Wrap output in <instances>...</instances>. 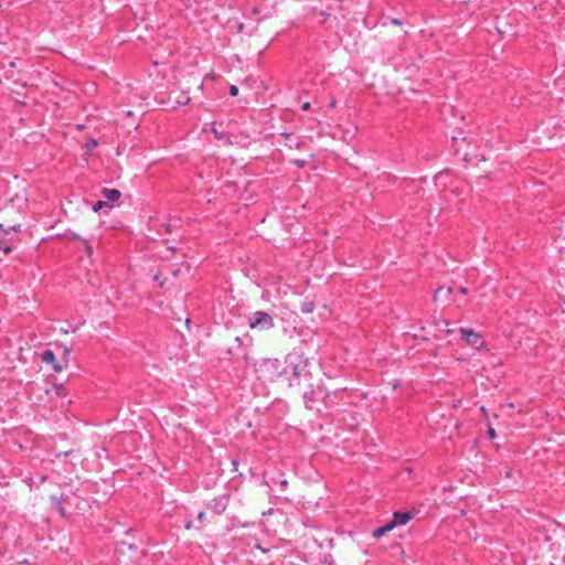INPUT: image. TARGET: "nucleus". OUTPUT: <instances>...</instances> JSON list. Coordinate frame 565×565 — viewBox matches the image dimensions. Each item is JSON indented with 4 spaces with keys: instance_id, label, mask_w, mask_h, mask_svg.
Masks as SVG:
<instances>
[{
    "instance_id": "nucleus-35",
    "label": "nucleus",
    "mask_w": 565,
    "mask_h": 565,
    "mask_svg": "<svg viewBox=\"0 0 565 565\" xmlns=\"http://www.w3.org/2000/svg\"><path fill=\"white\" fill-rule=\"evenodd\" d=\"M451 139L454 142H457L459 140V137L454 136Z\"/></svg>"
},
{
    "instance_id": "nucleus-9",
    "label": "nucleus",
    "mask_w": 565,
    "mask_h": 565,
    "mask_svg": "<svg viewBox=\"0 0 565 565\" xmlns=\"http://www.w3.org/2000/svg\"><path fill=\"white\" fill-rule=\"evenodd\" d=\"M102 194L106 200H108L110 202H115V201L119 200V198L121 196L120 191L117 189L105 188V189H103Z\"/></svg>"
},
{
    "instance_id": "nucleus-30",
    "label": "nucleus",
    "mask_w": 565,
    "mask_h": 565,
    "mask_svg": "<svg viewBox=\"0 0 565 565\" xmlns=\"http://www.w3.org/2000/svg\"><path fill=\"white\" fill-rule=\"evenodd\" d=\"M72 239H78L79 238V235L76 234V233H73L72 236H71Z\"/></svg>"
},
{
    "instance_id": "nucleus-25",
    "label": "nucleus",
    "mask_w": 565,
    "mask_h": 565,
    "mask_svg": "<svg viewBox=\"0 0 565 565\" xmlns=\"http://www.w3.org/2000/svg\"><path fill=\"white\" fill-rule=\"evenodd\" d=\"M198 520H199L200 522H203V521L205 520V513H204V512H200V513L198 514Z\"/></svg>"
},
{
    "instance_id": "nucleus-36",
    "label": "nucleus",
    "mask_w": 565,
    "mask_h": 565,
    "mask_svg": "<svg viewBox=\"0 0 565 565\" xmlns=\"http://www.w3.org/2000/svg\"><path fill=\"white\" fill-rule=\"evenodd\" d=\"M401 556L404 558L406 556L405 551H402Z\"/></svg>"
},
{
    "instance_id": "nucleus-39",
    "label": "nucleus",
    "mask_w": 565,
    "mask_h": 565,
    "mask_svg": "<svg viewBox=\"0 0 565 565\" xmlns=\"http://www.w3.org/2000/svg\"><path fill=\"white\" fill-rule=\"evenodd\" d=\"M0 228H3V225H2V224H0Z\"/></svg>"
},
{
    "instance_id": "nucleus-4",
    "label": "nucleus",
    "mask_w": 565,
    "mask_h": 565,
    "mask_svg": "<svg viewBox=\"0 0 565 565\" xmlns=\"http://www.w3.org/2000/svg\"><path fill=\"white\" fill-rule=\"evenodd\" d=\"M460 333L462 335V339L467 342V344L480 349L483 347V341L479 332L472 330V329H465L460 328Z\"/></svg>"
},
{
    "instance_id": "nucleus-21",
    "label": "nucleus",
    "mask_w": 565,
    "mask_h": 565,
    "mask_svg": "<svg viewBox=\"0 0 565 565\" xmlns=\"http://www.w3.org/2000/svg\"><path fill=\"white\" fill-rule=\"evenodd\" d=\"M53 390L55 391L56 395H61L64 388L62 385H55Z\"/></svg>"
},
{
    "instance_id": "nucleus-20",
    "label": "nucleus",
    "mask_w": 565,
    "mask_h": 565,
    "mask_svg": "<svg viewBox=\"0 0 565 565\" xmlns=\"http://www.w3.org/2000/svg\"><path fill=\"white\" fill-rule=\"evenodd\" d=\"M70 354H71V350L68 348H65L64 352H63V358H64L66 363H67V360L70 358Z\"/></svg>"
},
{
    "instance_id": "nucleus-12",
    "label": "nucleus",
    "mask_w": 565,
    "mask_h": 565,
    "mask_svg": "<svg viewBox=\"0 0 565 565\" xmlns=\"http://www.w3.org/2000/svg\"><path fill=\"white\" fill-rule=\"evenodd\" d=\"M190 97L185 94H181L179 97H177L175 102L179 105H188L190 103Z\"/></svg>"
},
{
    "instance_id": "nucleus-26",
    "label": "nucleus",
    "mask_w": 565,
    "mask_h": 565,
    "mask_svg": "<svg viewBox=\"0 0 565 565\" xmlns=\"http://www.w3.org/2000/svg\"><path fill=\"white\" fill-rule=\"evenodd\" d=\"M295 163H296L298 167L302 168V167H305L306 161H305V160H296V161H295Z\"/></svg>"
},
{
    "instance_id": "nucleus-13",
    "label": "nucleus",
    "mask_w": 565,
    "mask_h": 565,
    "mask_svg": "<svg viewBox=\"0 0 565 565\" xmlns=\"http://www.w3.org/2000/svg\"><path fill=\"white\" fill-rule=\"evenodd\" d=\"M313 308H315L313 302H303V303L301 305V311H302L303 313H310V312H312V311H313Z\"/></svg>"
},
{
    "instance_id": "nucleus-18",
    "label": "nucleus",
    "mask_w": 565,
    "mask_h": 565,
    "mask_svg": "<svg viewBox=\"0 0 565 565\" xmlns=\"http://www.w3.org/2000/svg\"><path fill=\"white\" fill-rule=\"evenodd\" d=\"M254 542H255V543H254L255 547H256L257 550L262 551L263 553H267V552L269 551L268 548H264V547H262L257 539H255V540H254Z\"/></svg>"
},
{
    "instance_id": "nucleus-5",
    "label": "nucleus",
    "mask_w": 565,
    "mask_h": 565,
    "mask_svg": "<svg viewBox=\"0 0 565 565\" xmlns=\"http://www.w3.org/2000/svg\"><path fill=\"white\" fill-rule=\"evenodd\" d=\"M228 502H230V497L227 494H222V495H218V497L212 499L207 503V508L210 510H212L213 512H215L216 514H222L226 510Z\"/></svg>"
},
{
    "instance_id": "nucleus-1",
    "label": "nucleus",
    "mask_w": 565,
    "mask_h": 565,
    "mask_svg": "<svg viewBox=\"0 0 565 565\" xmlns=\"http://www.w3.org/2000/svg\"><path fill=\"white\" fill-rule=\"evenodd\" d=\"M284 364L285 369L288 370V375L285 376L286 386H299L302 383H308L311 379V373L308 370V359L302 352L294 350L288 353Z\"/></svg>"
},
{
    "instance_id": "nucleus-14",
    "label": "nucleus",
    "mask_w": 565,
    "mask_h": 565,
    "mask_svg": "<svg viewBox=\"0 0 565 565\" xmlns=\"http://www.w3.org/2000/svg\"><path fill=\"white\" fill-rule=\"evenodd\" d=\"M21 230V225L20 224H14L12 226H9L8 228L4 230V233L6 234H10L11 232H19Z\"/></svg>"
},
{
    "instance_id": "nucleus-11",
    "label": "nucleus",
    "mask_w": 565,
    "mask_h": 565,
    "mask_svg": "<svg viewBox=\"0 0 565 565\" xmlns=\"http://www.w3.org/2000/svg\"><path fill=\"white\" fill-rule=\"evenodd\" d=\"M436 326L438 327V329L440 331H444L447 334L454 333V329L448 328L449 321H447V320H440V321L436 322Z\"/></svg>"
},
{
    "instance_id": "nucleus-28",
    "label": "nucleus",
    "mask_w": 565,
    "mask_h": 565,
    "mask_svg": "<svg viewBox=\"0 0 565 565\" xmlns=\"http://www.w3.org/2000/svg\"><path fill=\"white\" fill-rule=\"evenodd\" d=\"M392 22L394 24H396V25H401L402 24L401 20H398V19H393Z\"/></svg>"
},
{
    "instance_id": "nucleus-29",
    "label": "nucleus",
    "mask_w": 565,
    "mask_h": 565,
    "mask_svg": "<svg viewBox=\"0 0 565 565\" xmlns=\"http://www.w3.org/2000/svg\"><path fill=\"white\" fill-rule=\"evenodd\" d=\"M3 252H4L6 254H9V253H11V247H9V246H6V247L3 248Z\"/></svg>"
},
{
    "instance_id": "nucleus-2",
    "label": "nucleus",
    "mask_w": 565,
    "mask_h": 565,
    "mask_svg": "<svg viewBox=\"0 0 565 565\" xmlns=\"http://www.w3.org/2000/svg\"><path fill=\"white\" fill-rule=\"evenodd\" d=\"M258 379L264 382L275 383L279 382L285 385V376L288 375V370L285 364L277 359H266L262 361L257 367Z\"/></svg>"
},
{
    "instance_id": "nucleus-33",
    "label": "nucleus",
    "mask_w": 565,
    "mask_h": 565,
    "mask_svg": "<svg viewBox=\"0 0 565 565\" xmlns=\"http://www.w3.org/2000/svg\"><path fill=\"white\" fill-rule=\"evenodd\" d=\"M160 278H161L160 273H158V274H156V275H154V280L160 281Z\"/></svg>"
},
{
    "instance_id": "nucleus-37",
    "label": "nucleus",
    "mask_w": 565,
    "mask_h": 565,
    "mask_svg": "<svg viewBox=\"0 0 565 565\" xmlns=\"http://www.w3.org/2000/svg\"><path fill=\"white\" fill-rule=\"evenodd\" d=\"M191 526L192 524L190 522L185 525L186 529H190Z\"/></svg>"
},
{
    "instance_id": "nucleus-10",
    "label": "nucleus",
    "mask_w": 565,
    "mask_h": 565,
    "mask_svg": "<svg viewBox=\"0 0 565 565\" xmlns=\"http://www.w3.org/2000/svg\"><path fill=\"white\" fill-rule=\"evenodd\" d=\"M392 530H393V527H392V525L388 522L386 525L375 529L373 531V536L376 537V539H380V537H382L383 535H385L387 532H390Z\"/></svg>"
},
{
    "instance_id": "nucleus-22",
    "label": "nucleus",
    "mask_w": 565,
    "mask_h": 565,
    "mask_svg": "<svg viewBox=\"0 0 565 565\" xmlns=\"http://www.w3.org/2000/svg\"><path fill=\"white\" fill-rule=\"evenodd\" d=\"M488 435H489L490 438H494L495 437V430L492 427H489Z\"/></svg>"
},
{
    "instance_id": "nucleus-23",
    "label": "nucleus",
    "mask_w": 565,
    "mask_h": 565,
    "mask_svg": "<svg viewBox=\"0 0 565 565\" xmlns=\"http://www.w3.org/2000/svg\"><path fill=\"white\" fill-rule=\"evenodd\" d=\"M85 249H86L88 255H92L93 249H92V246L87 242H85Z\"/></svg>"
},
{
    "instance_id": "nucleus-19",
    "label": "nucleus",
    "mask_w": 565,
    "mask_h": 565,
    "mask_svg": "<svg viewBox=\"0 0 565 565\" xmlns=\"http://www.w3.org/2000/svg\"><path fill=\"white\" fill-rule=\"evenodd\" d=\"M237 94H238V88H237V86L232 85V86L230 87V95H231V96H236Z\"/></svg>"
},
{
    "instance_id": "nucleus-8",
    "label": "nucleus",
    "mask_w": 565,
    "mask_h": 565,
    "mask_svg": "<svg viewBox=\"0 0 565 565\" xmlns=\"http://www.w3.org/2000/svg\"><path fill=\"white\" fill-rule=\"evenodd\" d=\"M451 294H452L451 287H447V288L439 287L436 289L433 299H434V301L448 300L450 298Z\"/></svg>"
},
{
    "instance_id": "nucleus-3",
    "label": "nucleus",
    "mask_w": 565,
    "mask_h": 565,
    "mask_svg": "<svg viewBox=\"0 0 565 565\" xmlns=\"http://www.w3.org/2000/svg\"><path fill=\"white\" fill-rule=\"evenodd\" d=\"M249 328L257 329L260 331H267L274 327V320L271 316L265 311H256L249 318Z\"/></svg>"
},
{
    "instance_id": "nucleus-38",
    "label": "nucleus",
    "mask_w": 565,
    "mask_h": 565,
    "mask_svg": "<svg viewBox=\"0 0 565 565\" xmlns=\"http://www.w3.org/2000/svg\"><path fill=\"white\" fill-rule=\"evenodd\" d=\"M178 273H179V270L177 269V270L173 271V275L177 276Z\"/></svg>"
},
{
    "instance_id": "nucleus-17",
    "label": "nucleus",
    "mask_w": 565,
    "mask_h": 565,
    "mask_svg": "<svg viewBox=\"0 0 565 565\" xmlns=\"http://www.w3.org/2000/svg\"><path fill=\"white\" fill-rule=\"evenodd\" d=\"M212 132L214 134V136H215L218 140H221V139H223V138H224V134H223V132H221V131H218V130H217L216 128H214V127L212 128Z\"/></svg>"
},
{
    "instance_id": "nucleus-34",
    "label": "nucleus",
    "mask_w": 565,
    "mask_h": 565,
    "mask_svg": "<svg viewBox=\"0 0 565 565\" xmlns=\"http://www.w3.org/2000/svg\"><path fill=\"white\" fill-rule=\"evenodd\" d=\"M335 105H337L335 99H332V100H331V103H330V106H331V107H335Z\"/></svg>"
},
{
    "instance_id": "nucleus-7",
    "label": "nucleus",
    "mask_w": 565,
    "mask_h": 565,
    "mask_svg": "<svg viewBox=\"0 0 565 565\" xmlns=\"http://www.w3.org/2000/svg\"><path fill=\"white\" fill-rule=\"evenodd\" d=\"M413 519V514L411 512H395L390 524L394 529L398 525H405L408 521Z\"/></svg>"
},
{
    "instance_id": "nucleus-16",
    "label": "nucleus",
    "mask_w": 565,
    "mask_h": 565,
    "mask_svg": "<svg viewBox=\"0 0 565 565\" xmlns=\"http://www.w3.org/2000/svg\"><path fill=\"white\" fill-rule=\"evenodd\" d=\"M105 205V202L103 201H97L94 205H93V211L94 212H98L103 209V206Z\"/></svg>"
},
{
    "instance_id": "nucleus-6",
    "label": "nucleus",
    "mask_w": 565,
    "mask_h": 565,
    "mask_svg": "<svg viewBox=\"0 0 565 565\" xmlns=\"http://www.w3.org/2000/svg\"><path fill=\"white\" fill-rule=\"evenodd\" d=\"M42 361L46 364H51L53 371L56 373H60L63 370V365L56 361L55 354L52 350H45L42 353Z\"/></svg>"
},
{
    "instance_id": "nucleus-27",
    "label": "nucleus",
    "mask_w": 565,
    "mask_h": 565,
    "mask_svg": "<svg viewBox=\"0 0 565 565\" xmlns=\"http://www.w3.org/2000/svg\"><path fill=\"white\" fill-rule=\"evenodd\" d=\"M280 486H281L282 488H286V487L288 486V481H287L286 479L281 480V481H280Z\"/></svg>"
},
{
    "instance_id": "nucleus-24",
    "label": "nucleus",
    "mask_w": 565,
    "mask_h": 565,
    "mask_svg": "<svg viewBox=\"0 0 565 565\" xmlns=\"http://www.w3.org/2000/svg\"><path fill=\"white\" fill-rule=\"evenodd\" d=\"M301 109L302 110H309L310 109V103L309 102L303 103L302 106H301Z\"/></svg>"
},
{
    "instance_id": "nucleus-31",
    "label": "nucleus",
    "mask_w": 565,
    "mask_h": 565,
    "mask_svg": "<svg viewBox=\"0 0 565 565\" xmlns=\"http://www.w3.org/2000/svg\"><path fill=\"white\" fill-rule=\"evenodd\" d=\"M460 292H461V294H463V295H466V294L468 292V289H467L466 287H461V288H460Z\"/></svg>"
},
{
    "instance_id": "nucleus-15",
    "label": "nucleus",
    "mask_w": 565,
    "mask_h": 565,
    "mask_svg": "<svg viewBox=\"0 0 565 565\" xmlns=\"http://www.w3.org/2000/svg\"><path fill=\"white\" fill-rule=\"evenodd\" d=\"M52 501L56 504V508H57V510L60 511V513H61L62 515H64V509H63V507L61 505V503H60L58 499H57L56 497H52Z\"/></svg>"
},
{
    "instance_id": "nucleus-32",
    "label": "nucleus",
    "mask_w": 565,
    "mask_h": 565,
    "mask_svg": "<svg viewBox=\"0 0 565 565\" xmlns=\"http://www.w3.org/2000/svg\"><path fill=\"white\" fill-rule=\"evenodd\" d=\"M166 232H167V233H171V225H170V224H167V225H166Z\"/></svg>"
}]
</instances>
